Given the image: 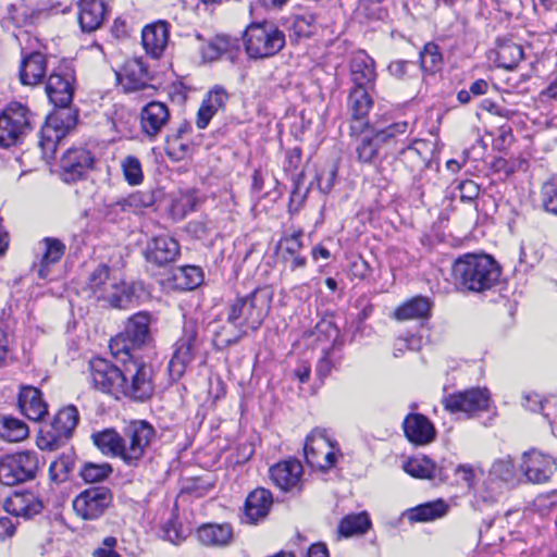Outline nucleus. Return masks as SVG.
I'll return each instance as SVG.
<instances>
[{"label": "nucleus", "mask_w": 557, "mask_h": 557, "mask_svg": "<svg viewBox=\"0 0 557 557\" xmlns=\"http://www.w3.org/2000/svg\"><path fill=\"white\" fill-rule=\"evenodd\" d=\"M336 175H337V168L334 164H332L327 168H324L317 175V182H318L319 189L324 194L330 193L334 185Z\"/></svg>", "instance_id": "54"}, {"label": "nucleus", "mask_w": 557, "mask_h": 557, "mask_svg": "<svg viewBox=\"0 0 557 557\" xmlns=\"http://www.w3.org/2000/svg\"><path fill=\"white\" fill-rule=\"evenodd\" d=\"M5 511L15 517L32 518L41 512L42 502L30 491L14 492L3 504Z\"/></svg>", "instance_id": "26"}, {"label": "nucleus", "mask_w": 557, "mask_h": 557, "mask_svg": "<svg viewBox=\"0 0 557 557\" xmlns=\"http://www.w3.org/2000/svg\"><path fill=\"white\" fill-rule=\"evenodd\" d=\"M520 469L528 482L542 484L550 480L557 469V463L550 456L532 449L523 454Z\"/></svg>", "instance_id": "18"}, {"label": "nucleus", "mask_w": 557, "mask_h": 557, "mask_svg": "<svg viewBox=\"0 0 557 557\" xmlns=\"http://www.w3.org/2000/svg\"><path fill=\"white\" fill-rule=\"evenodd\" d=\"M198 349L197 329L194 323H186L182 337L174 345V352L169 362V372L173 380H180L195 360Z\"/></svg>", "instance_id": "11"}, {"label": "nucleus", "mask_w": 557, "mask_h": 557, "mask_svg": "<svg viewBox=\"0 0 557 557\" xmlns=\"http://www.w3.org/2000/svg\"><path fill=\"white\" fill-rule=\"evenodd\" d=\"M431 309L432 302L428 297L417 296L397 307L393 317L398 321L428 319Z\"/></svg>", "instance_id": "36"}, {"label": "nucleus", "mask_w": 557, "mask_h": 557, "mask_svg": "<svg viewBox=\"0 0 557 557\" xmlns=\"http://www.w3.org/2000/svg\"><path fill=\"white\" fill-rule=\"evenodd\" d=\"M446 511V505L442 502L428 503L413 508L409 513L411 521H430L442 517Z\"/></svg>", "instance_id": "46"}, {"label": "nucleus", "mask_w": 557, "mask_h": 557, "mask_svg": "<svg viewBox=\"0 0 557 557\" xmlns=\"http://www.w3.org/2000/svg\"><path fill=\"white\" fill-rule=\"evenodd\" d=\"M541 196L544 209L557 214V176L543 184Z\"/></svg>", "instance_id": "50"}, {"label": "nucleus", "mask_w": 557, "mask_h": 557, "mask_svg": "<svg viewBox=\"0 0 557 557\" xmlns=\"http://www.w3.org/2000/svg\"><path fill=\"white\" fill-rule=\"evenodd\" d=\"M178 253V243L174 238L169 236H158L152 238L147 244L145 250L146 260L158 267H163L175 261Z\"/></svg>", "instance_id": "25"}, {"label": "nucleus", "mask_w": 557, "mask_h": 557, "mask_svg": "<svg viewBox=\"0 0 557 557\" xmlns=\"http://www.w3.org/2000/svg\"><path fill=\"white\" fill-rule=\"evenodd\" d=\"M490 474L504 482H512L516 476V469L512 459L509 456L494 461Z\"/></svg>", "instance_id": "49"}, {"label": "nucleus", "mask_w": 557, "mask_h": 557, "mask_svg": "<svg viewBox=\"0 0 557 557\" xmlns=\"http://www.w3.org/2000/svg\"><path fill=\"white\" fill-rule=\"evenodd\" d=\"M169 107L161 101H150L140 111V128L150 139L160 135L170 122Z\"/></svg>", "instance_id": "21"}, {"label": "nucleus", "mask_w": 557, "mask_h": 557, "mask_svg": "<svg viewBox=\"0 0 557 557\" xmlns=\"http://www.w3.org/2000/svg\"><path fill=\"white\" fill-rule=\"evenodd\" d=\"M27 424L13 417H3L1 421L0 437L8 442H20L28 436Z\"/></svg>", "instance_id": "42"}, {"label": "nucleus", "mask_w": 557, "mask_h": 557, "mask_svg": "<svg viewBox=\"0 0 557 557\" xmlns=\"http://www.w3.org/2000/svg\"><path fill=\"white\" fill-rule=\"evenodd\" d=\"M409 124L406 121L396 122L387 127L374 132L371 136L364 135L356 147L358 160L363 163H373L383 151L392 153L399 141V136L408 132Z\"/></svg>", "instance_id": "7"}, {"label": "nucleus", "mask_w": 557, "mask_h": 557, "mask_svg": "<svg viewBox=\"0 0 557 557\" xmlns=\"http://www.w3.org/2000/svg\"><path fill=\"white\" fill-rule=\"evenodd\" d=\"M46 72V57L40 52H32L22 59L20 65V82L25 86H36L42 82Z\"/></svg>", "instance_id": "33"}, {"label": "nucleus", "mask_w": 557, "mask_h": 557, "mask_svg": "<svg viewBox=\"0 0 557 557\" xmlns=\"http://www.w3.org/2000/svg\"><path fill=\"white\" fill-rule=\"evenodd\" d=\"M174 280L183 289H195L203 281V274L200 268L195 265H186L177 269L174 273Z\"/></svg>", "instance_id": "45"}, {"label": "nucleus", "mask_w": 557, "mask_h": 557, "mask_svg": "<svg viewBox=\"0 0 557 557\" xmlns=\"http://www.w3.org/2000/svg\"><path fill=\"white\" fill-rule=\"evenodd\" d=\"M188 149V145L178 139V135H169L166 137L165 152L171 160H183L187 156Z\"/></svg>", "instance_id": "52"}, {"label": "nucleus", "mask_w": 557, "mask_h": 557, "mask_svg": "<svg viewBox=\"0 0 557 557\" xmlns=\"http://www.w3.org/2000/svg\"><path fill=\"white\" fill-rule=\"evenodd\" d=\"M420 64L423 72L434 74L442 69L443 55L440 48L434 42L424 45L423 50L420 52Z\"/></svg>", "instance_id": "44"}, {"label": "nucleus", "mask_w": 557, "mask_h": 557, "mask_svg": "<svg viewBox=\"0 0 557 557\" xmlns=\"http://www.w3.org/2000/svg\"><path fill=\"white\" fill-rule=\"evenodd\" d=\"M293 181H294V189L290 194L289 202H288V212L290 214H295L301 209V207L305 202V199L307 197V193H308L307 189L305 191L300 190V188L298 186V180H296L294 177Z\"/></svg>", "instance_id": "57"}, {"label": "nucleus", "mask_w": 557, "mask_h": 557, "mask_svg": "<svg viewBox=\"0 0 557 557\" xmlns=\"http://www.w3.org/2000/svg\"><path fill=\"white\" fill-rule=\"evenodd\" d=\"M17 404L22 413L32 421H39L48 413L41 392L34 386L21 388Z\"/></svg>", "instance_id": "31"}, {"label": "nucleus", "mask_w": 557, "mask_h": 557, "mask_svg": "<svg viewBox=\"0 0 557 557\" xmlns=\"http://www.w3.org/2000/svg\"><path fill=\"white\" fill-rule=\"evenodd\" d=\"M238 50L239 40L227 35H216L200 47L201 57L208 62L216 61L223 54L233 58Z\"/></svg>", "instance_id": "34"}, {"label": "nucleus", "mask_w": 557, "mask_h": 557, "mask_svg": "<svg viewBox=\"0 0 557 557\" xmlns=\"http://www.w3.org/2000/svg\"><path fill=\"white\" fill-rule=\"evenodd\" d=\"M247 54L252 59L270 58L285 46V35L271 23L251 24L244 34Z\"/></svg>", "instance_id": "6"}, {"label": "nucleus", "mask_w": 557, "mask_h": 557, "mask_svg": "<svg viewBox=\"0 0 557 557\" xmlns=\"http://www.w3.org/2000/svg\"><path fill=\"white\" fill-rule=\"evenodd\" d=\"M284 252L289 257L298 255L299 250L302 247L301 244V232L294 233L293 235L285 237L282 240Z\"/></svg>", "instance_id": "58"}, {"label": "nucleus", "mask_w": 557, "mask_h": 557, "mask_svg": "<svg viewBox=\"0 0 557 557\" xmlns=\"http://www.w3.org/2000/svg\"><path fill=\"white\" fill-rule=\"evenodd\" d=\"M74 77L71 74L61 75L52 73L47 81L46 91L51 103L57 108H64L73 100Z\"/></svg>", "instance_id": "28"}, {"label": "nucleus", "mask_w": 557, "mask_h": 557, "mask_svg": "<svg viewBox=\"0 0 557 557\" xmlns=\"http://www.w3.org/2000/svg\"><path fill=\"white\" fill-rule=\"evenodd\" d=\"M113 469L110 463H85L79 471L81 476L87 483H95L106 480Z\"/></svg>", "instance_id": "48"}, {"label": "nucleus", "mask_w": 557, "mask_h": 557, "mask_svg": "<svg viewBox=\"0 0 557 557\" xmlns=\"http://www.w3.org/2000/svg\"><path fill=\"white\" fill-rule=\"evenodd\" d=\"M304 468L300 461L288 459L270 468V478L284 492H300Z\"/></svg>", "instance_id": "19"}, {"label": "nucleus", "mask_w": 557, "mask_h": 557, "mask_svg": "<svg viewBox=\"0 0 557 557\" xmlns=\"http://www.w3.org/2000/svg\"><path fill=\"white\" fill-rule=\"evenodd\" d=\"M433 152V144L424 139H414L408 146L392 149V153H397L400 161L409 168L411 172L421 171L428 166Z\"/></svg>", "instance_id": "22"}, {"label": "nucleus", "mask_w": 557, "mask_h": 557, "mask_svg": "<svg viewBox=\"0 0 557 557\" xmlns=\"http://www.w3.org/2000/svg\"><path fill=\"white\" fill-rule=\"evenodd\" d=\"M272 302V293L267 288H256L245 296H237L227 306L226 321L238 330V335L232 338H222L215 334V341L222 347H228L239 342L247 334V330L257 331L268 317Z\"/></svg>", "instance_id": "3"}, {"label": "nucleus", "mask_w": 557, "mask_h": 557, "mask_svg": "<svg viewBox=\"0 0 557 557\" xmlns=\"http://www.w3.org/2000/svg\"><path fill=\"white\" fill-rule=\"evenodd\" d=\"M77 119V112L70 106L59 108L50 114L41 129V140L39 141L41 148L44 150L54 149L55 144L75 127Z\"/></svg>", "instance_id": "13"}, {"label": "nucleus", "mask_w": 557, "mask_h": 557, "mask_svg": "<svg viewBox=\"0 0 557 557\" xmlns=\"http://www.w3.org/2000/svg\"><path fill=\"white\" fill-rule=\"evenodd\" d=\"M117 540L114 536H107L101 545L92 553L94 557H122L116 550Z\"/></svg>", "instance_id": "56"}, {"label": "nucleus", "mask_w": 557, "mask_h": 557, "mask_svg": "<svg viewBox=\"0 0 557 557\" xmlns=\"http://www.w3.org/2000/svg\"><path fill=\"white\" fill-rule=\"evenodd\" d=\"M304 451L306 461L311 467L327 470L336 461L333 443L325 430L314 429L306 438Z\"/></svg>", "instance_id": "16"}, {"label": "nucleus", "mask_w": 557, "mask_h": 557, "mask_svg": "<svg viewBox=\"0 0 557 557\" xmlns=\"http://www.w3.org/2000/svg\"><path fill=\"white\" fill-rule=\"evenodd\" d=\"M301 160V153L299 149H293L286 153V160L284 164L285 171H296Z\"/></svg>", "instance_id": "61"}, {"label": "nucleus", "mask_w": 557, "mask_h": 557, "mask_svg": "<svg viewBox=\"0 0 557 557\" xmlns=\"http://www.w3.org/2000/svg\"><path fill=\"white\" fill-rule=\"evenodd\" d=\"M496 62L499 67L512 70L523 59V49L510 40L499 42L496 51Z\"/></svg>", "instance_id": "37"}, {"label": "nucleus", "mask_w": 557, "mask_h": 557, "mask_svg": "<svg viewBox=\"0 0 557 557\" xmlns=\"http://www.w3.org/2000/svg\"><path fill=\"white\" fill-rule=\"evenodd\" d=\"M318 28L317 18L313 14L297 15L289 27V38L295 42L304 38H310L318 32Z\"/></svg>", "instance_id": "39"}, {"label": "nucleus", "mask_w": 557, "mask_h": 557, "mask_svg": "<svg viewBox=\"0 0 557 557\" xmlns=\"http://www.w3.org/2000/svg\"><path fill=\"white\" fill-rule=\"evenodd\" d=\"M35 115L21 102L9 103L0 114V146L21 141L34 127Z\"/></svg>", "instance_id": "8"}, {"label": "nucleus", "mask_w": 557, "mask_h": 557, "mask_svg": "<svg viewBox=\"0 0 557 557\" xmlns=\"http://www.w3.org/2000/svg\"><path fill=\"white\" fill-rule=\"evenodd\" d=\"M150 314L140 311L128 318L124 331L121 332L110 343V348L114 352H125L129 355L132 349L140 348L150 339Z\"/></svg>", "instance_id": "10"}, {"label": "nucleus", "mask_w": 557, "mask_h": 557, "mask_svg": "<svg viewBox=\"0 0 557 557\" xmlns=\"http://www.w3.org/2000/svg\"><path fill=\"white\" fill-rule=\"evenodd\" d=\"M458 190V197L462 202L472 203L480 195V186L472 180L460 181L456 189Z\"/></svg>", "instance_id": "53"}, {"label": "nucleus", "mask_w": 557, "mask_h": 557, "mask_svg": "<svg viewBox=\"0 0 557 557\" xmlns=\"http://www.w3.org/2000/svg\"><path fill=\"white\" fill-rule=\"evenodd\" d=\"M456 474L469 487L472 486L474 481L473 468L469 465H461L456 469Z\"/></svg>", "instance_id": "62"}, {"label": "nucleus", "mask_w": 557, "mask_h": 557, "mask_svg": "<svg viewBox=\"0 0 557 557\" xmlns=\"http://www.w3.org/2000/svg\"><path fill=\"white\" fill-rule=\"evenodd\" d=\"M156 202L154 193L152 190H138L131 194L116 202V206L124 212L137 213L143 209L153 206Z\"/></svg>", "instance_id": "41"}, {"label": "nucleus", "mask_w": 557, "mask_h": 557, "mask_svg": "<svg viewBox=\"0 0 557 557\" xmlns=\"http://www.w3.org/2000/svg\"><path fill=\"white\" fill-rule=\"evenodd\" d=\"M444 408L451 412H462L473 417L478 412L486 411L490 406V393L486 388H471L449 394L443 398Z\"/></svg>", "instance_id": "14"}, {"label": "nucleus", "mask_w": 557, "mask_h": 557, "mask_svg": "<svg viewBox=\"0 0 557 557\" xmlns=\"http://www.w3.org/2000/svg\"><path fill=\"white\" fill-rule=\"evenodd\" d=\"M79 421V413L75 406L70 405L57 413L50 430L47 431V443L44 448L57 449L63 445L70 437H72L74 430Z\"/></svg>", "instance_id": "17"}, {"label": "nucleus", "mask_w": 557, "mask_h": 557, "mask_svg": "<svg viewBox=\"0 0 557 557\" xmlns=\"http://www.w3.org/2000/svg\"><path fill=\"white\" fill-rule=\"evenodd\" d=\"M112 493L106 486H94L83 491L73 500V509L85 520H94L104 513L112 503Z\"/></svg>", "instance_id": "12"}, {"label": "nucleus", "mask_w": 557, "mask_h": 557, "mask_svg": "<svg viewBox=\"0 0 557 557\" xmlns=\"http://www.w3.org/2000/svg\"><path fill=\"white\" fill-rule=\"evenodd\" d=\"M371 527L367 512L352 513L344 517L338 524V533L345 537L363 534Z\"/></svg>", "instance_id": "40"}, {"label": "nucleus", "mask_w": 557, "mask_h": 557, "mask_svg": "<svg viewBox=\"0 0 557 557\" xmlns=\"http://www.w3.org/2000/svg\"><path fill=\"white\" fill-rule=\"evenodd\" d=\"M125 180L131 185H137L143 181L140 161L134 156H127L122 162Z\"/></svg>", "instance_id": "51"}, {"label": "nucleus", "mask_w": 557, "mask_h": 557, "mask_svg": "<svg viewBox=\"0 0 557 557\" xmlns=\"http://www.w3.org/2000/svg\"><path fill=\"white\" fill-rule=\"evenodd\" d=\"M350 75L355 87L370 89L376 78L374 60L363 51L356 53L350 62Z\"/></svg>", "instance_id": "32"}, {"label": "nucleus", "mask_w": 557, "mask_h": 557, "mask_svg": "<svg viewBox=\"0 0 557 557\" xmlns=\"http://www.w3.org/2000/svg\"><path fill=\"white\" fill-rule=\"evenodd\" d=\"M95 158L84 147L69 148L59 162L60 176L65 183H76L84 180L88 172L94 169Z\"/></svg>", "instance_id": "15"}, {"label": "nucleus", "mask_w": 557, "mask_h": 557, "mask_svg": "<svg viewBox=\"0 0 557 557\" xmlns=\"http://www.w3.org/2000/svg\"><path fill=\"white\" fill-rule=\"evenodd\" d=\"M216 113V111L210 106L202 102L201 107L198 110L197 113V120L196 125L198 128L203 129L208 126L210 120L213 117V115Z\"/></svg>", "instance_id": "59"}, {"label": "nucleus", "mask_w": 557, "mask_h": 557, "mask_svg": "<svg viewBox=\"0 0 557 557\" xmlns=\"http://www.w3.org/2000/svg\"><path fill=\"white\" fill-rule=\"evenodd\" d=\"M227 99L226 91L222 87H215L209 92L203 102L218 112L224 108Z\"/></svg>", "instance_id": "55"}, {"label": "nucleus", "mask_w": 557, "mask_h": 557, "mask_svg": "<svg viewBox=\"0 0 557 557\" xmlns=\"http://www.w3.org/2000/svg\"><path fill=\"white\" fill-rule=\"evenodd\" d=\"M39 459L35 451H18L0 459V482L12 486L35 479Z\"/></svg>", "instance_id": "9"}, {"label": "nucleus", "mask_w": 557, "mask_h": 557, "mask_svg": "<svg viewBox=\"0 0 557 557\" xmlns=\"http://www.w3.org/2000/svg\"><path fill=\"white\" fill-rule=\"evenodd\" d=\"M157 440V430L147 420L125 422L121 432L108 428L91 434L94 445L106 456L138 467Z\"/></svg>", "instance_id": "2"}, {"label": "nucleus", "mask_w": 557, "mask_h": 557, "mask_svg": "<svg viewBox=\"0 0 557 557\" xmlns=\"http://www.w3.org/2000/svg\"><path fill=\"white\" fill-rule=\"evenodd\" d=\"M488 83L485 79H476L469 86V91L473 97H480L487 92Z\"/></svg>", "instance_id": "64"}, {"label": "nucleus", "mask_w": 557, "mask_h": 557, "mask_svg": "<svg viewBox=\"0 0 557 557\" xmlns=\"http://www.w3.org/2000/svg\"><path fill=\"white\" fill-rule=\"evenodd\" d=\"M170 25L159 21L147 25L141 32V42L146 52L153 59L160 58L169 42Z\"/></svg>", "instance_id": "27"}, {"label": "nucleus", "mask_w": 557, "mask_h": 557, "mask_svg": "<svg viewBox=\"0 0 557 557\" xmlns=\"http://www.w3.org/2000/svg\"><path fill=\"white\" fill-rule=\"evenodd\" d=\"M41 250L38 261L33 264V270L37 272V276L47 280L51 272V267L58 263L65 253V244L54 237H45L39 242Z\"/></svg>", "instance_id": "23"}, {"label": "nucleus", "mask_w": 557, "mask_h": 557, "mask_svg": "<svg viewBox=\"0 0 557 557\" xmlns=\"http://www.w3.org/2000/svg\"><path fill=\"white\" fill-rule=\"evenodd\" d=\"M78 9L79 26L85 33L100 28L108 15L107 4L102 0H81Z\"/></svg>", "instance_id": "30"}, {"label": "nucleus", "mask_w": 557, "mask_h": 557, "mask_svg": "<svg viewBox=\"0 0 557 557\" xmlns=\"http://www.w3.org/2000/svg\"><path fill=\"white\" fill-rule=\"evenodd\" d=\"M272 503L273 497L269 490L260 487L252 491L245 503L247 522L256 523L267 517Z\"/></svg>", "instance_id": "35"}, {"label": "nucleus", "mask_w": 557, "mask_h": 557, "mask_svg": "<svg viewBox=\"0 0 557 557\" xmlns=\"http://www.w3.org/2000/svg\"><path fill=\"white\" fill-rule=\"evenodd\" d=\"M405 471L413 478L433 479L436 476V465L428 457L411 458L405 466Z\"/></svg>", "instance_id": "43"}, {"label": "nucleus", "mask_w": 557, "mask_h": 557, "mask_svg": "<svg viewBox=\"0 0 557 557\" xmlns=\"http://www.w3.org/2000/svg\"><path fill=\"white\" fill-rule=\"evenodd\" d=\"M199 542L208 547H226L230 546L235 539L232 524L223 523H203L197 530Z\"/></svg>", "instance_id": "29"}, {"label": "nucleus", "mask_w": 557, "mask_h": 557, "mask_svg": "<svg viewBox=\"0 0 557 557\" xmlns=\"http://www.w3.org/2000/svg\"><path fill=\"white\" fill-rule=\"evenodd\" d=\"M523 406L532 412H542L544 408V401L537 394H527L524 396Z\"/></svg>", "instance_id": "60"}, {"label": "nucleus", "mask_w": 557, "mask_h": 557, "mask_svg": "<svg viewBox=\"0 0 557 557\" xmlns=\"http://www.w3.org/2000/svg\"><path fill=\"white\" fill-rule=\"evenodd\" d=\"M92 386L119 399L122 396L135 401H145L153 393L152 370L134 359L119 367L104 358H94L89 362Z\"/></svg>", "instance_id": "1"}, {"label": "nucleus", "mask_w": 557, "mask_h": 557, "mask_svg": "<svg viewBox=\"0 0 557 557\" xmlns=\"http://www.w3.org/2000/svg\"><path fill=\"white\" fill-rule=\"evenodd\" d=\"M502 270L496 260L484 253H466L453 265V276L458 286L473 293L492 289L499 282Z\"/></svg>", "instance_id": "4"}, {"label": "nucleus", "mask_w": 557, "mask_h": 557, "mask_svg": "<svg viewBox=\"0 0 557 557\" xmlns=\"http://www.w3.org/2000/svg\"><path fill=\"white\" fill-rule=\"evenodd\" d=\"M117 79L125 92H135L139 90H156L150 84L152 76L150 75L145 63L139 59L128 60L117 74Z\"/></svg>", "instance_id": "20"}, {"label": "nucleus", "mask_w": 557, "mask_h": 557, "mask_svg": "<svg viewBox=\"0 0 557 557\" xmlns=\"http://www.w3.org/2000/svg\"><path fill=\"white\" fill-rule=\"evenodd\" d=\"M86 289L111 308L126 309L134 298L132 285L110 275L107 264H99L88 276Z\"/></svg>", "instance_id": "5"}, {"label": "nucleus", "mask_w": 557, "mask_h": 557, "mask_svg": "<svg viewBox=\"0 0 557 557\" xmlns=\"http://www.w3.org/2000/svg\"><path fill=\"white\" fill-rule=\"evenodd\" d=\"M407 440L414 445H426L435 440L436 431L428 417L421 413H409L403 422Z\"/></svg>", "instance_id": "24"}, {"label": "nucleus", "mask_w": 557, "mask_h": 557, "mask_svg": "<svg viewBox=\"0 0 557 557\" xmlns=\"http://www.w3.org/2000/svg\"><path fill=\"white\" fill-rule=\"evenodd\" d=\"M75 458L72 454H62L57 460L52 461L49 467V473L53 481L63 482L74 470Z\"/></svg>", "instance_id": "47"}, {"label": "nucleus", "mask_w": 557, "mask_h": 557, "mask_svg": "<svg viewBox=\"0 0 557 557\" xmlns=\"http://www.w3.org/2000/svg\"><path fill=\"white\" fill-rule=\"evenodd\" d=\"M348 106L354 120H364L372 107V99L369 95V89L354 87L348 97Z\"/></svg>", "instance_id": "38"}, {"label": "nucleus", "mask_w": 557, "mask_h": 557, "mask_svg": "<svg viewBox=\"0 0 557 557\" xmlns=\"http://www.w3.org/2000/svg\"><path fill=\"white\" fill-rule=\"evenodd\" d=\"M421 339L416 336H410L408 338H400L397 341L396 350L403 351L404 348L409 350H418L420 349Z\"/></svg>", "instance_id": "63"}]
</instances>
